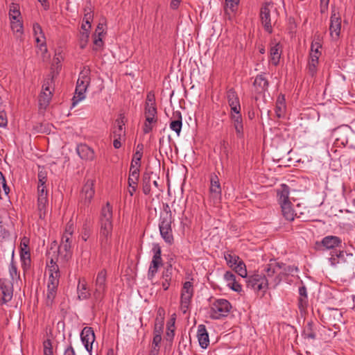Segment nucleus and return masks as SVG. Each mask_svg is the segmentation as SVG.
Segmentation results:
<instances>
[{"label":"nucleus","mask_w":355,"mask_h":355,"mask_svg":"<svg viewBox=\"0 0 355 355\" xmlns=\"http://www.w3.org/2000/svg\"><path fill=\"white\" fill-rule=\"evenodd\" d=\"M112 207L109 202L102 207L100 216L98 241L102 249L107 250L112 240Z\"/></svg>","instance_id":"1"},{"label":"nucleus","mask_w":355,"mask_h":355,"mask_svg":"<svg viewBox=\"0 0 355 355\" xmlns=\"http://www.w3.org/2000/svg\"><path fill=\"white\" fill-rule=\"evenodd\" d=\"M46 273L49 275L46 300L47 304H51L56 295L60 277L59 267L52 259L47 263Z\"/></svg>","instance_id":"2"},{"label":"nucleus","mask_w":355,"mask_h":355,"mask_svg":"<svg viewBox=\"0 0 355 355\" xmlns=\"http://www.w3.org/2000/svg\"><path fill=\"white\" fill-rule=\"evenodd\" d=\"M329 261L331 266L343 270H354L355 268V257L344 251L334 252Z\"/></svg>","instance_id":"3"},{"label":"nucleus","mask_w":355,"mask_h":355,"mask_svg":"<svg viewBox=\"0 0 355 355\" xmlns=\"http://www.w3.org/2000/svg\"><path fill=\"white\" fill-rule=\"evenodd\" d=\"M277 17V10L273 3H266L261 7L260 11L261 24L266 31L268 33H271L272 32V24L276 21Z\"/></svg>","instance_id":"4"},{"label":"nucleus","mask_w":355,"mask_h":355,"mask_svg":"<svg viewBox=\"0 0 355 355\" xmlns=\"http://www.w3.org/2000/svg\"><path fill=\"white\" fill-rule=\"evenodd\" d=\"M89 70H85L80 72L77 80L75 94L72 98L73 107H75L78 103L85 98V93L89 85Z\"/></svg>","instance_id":"5"},{"label":"nucleus","mask_w":355,"mask_h":355,"mask_svg":"<svg viewBox=\"0 0 355 355\" xmlns=\"http://www.w3.org/2000/svg\"><path fill=\"white\" fill-rule=\"evenodd\" d=\"M231 309L232 306L227 300H215L210 304V317L214 320H219L225 318L227 316Z\"/></svg>","instance_id":"6"},{"label":"nucleus","mask_w":355,"mask_h":355,"mask_svg":"<svg viewBox=\"0 0 355 355\" xmlns=\"http://www.w3.org/2000/svg\"><path fill=\"white\" fill-rule=\"evenodd\" d=\"M247 286L254 292L264 294L268 288V279L262 274H254L248 277Z\"/></svg>","instance_id":"7"},{"label":"nucleus","mask_w":355,"mask_h":355,"mask_svg":"<svg viewBox=\"0 0 355 355\" xmlns=\"http://www.w3.org/2000/svg\"><path fill=\"white\" fill-rule=\"evenodd\" d=\"M193 286L192 282H184L180 293V310L186 313L189 310L193 295Z\"/></svg>","instance_id":"8"},{"label":"nucleus","mask_w":355,"mask_h":355,"mask_svg":"<svg viewBox=\"0 0 355 355\" xmlns=\"http://www.w3.org/2000/svg\"><path fill=\"white\" fill-rule=\"evenodd\" d=\"M152 251L153 252V255L148 271V278L150 280L154 278L158 271V269L163 265L162 250L159 245H154Z\"/></svg>","instance_id":"9"},{"label":"nucleus","mask_w":355,"mask_h":355,"mask_svg":"<svg viewBox=\"0 0 355 355\" xmlns=\"http://www.w3.org/2000/svg\"><path fill=\"white\" fill-rule=\"evenodd\" d=\"M144 115L146 121L149 122H157V121L155 97L152 92H148L146 96Z\"/></svg>","instance_id":"10"},{"label":"nucleus","mask_w":355,"mask_h":355,"mask_svg":"<svg viewBox=\"0 0 355 355\" xmlns=\"http://www.w3.org/2000/svg\"><path fill=\"white\" fill-rule=\"evenodd\" d=\"M37 211L39 217L40 218H44L46 216L47 206H48V199H47V189H46V186L42 184H38L37 186Z\"/></svg>","instance_id":"11"},{"label":"nucleus","mask_w":355,"mask_h":355,"mask_svg":"<svg viewBox=\"0 0 355 355\" xmlns=\"http://www.w3.org/2000/svg\"><path fill=\"white\" fill-rule=\"evenodd\" d=\"M107 272L105 270H101L97 274L95 281V291L94 297L96 300L103 298L106 289Z\"/></svg>","instance_id":"12"},{"label":"nucleus","mask_w":355,"mask_h":355,"mask_svg":"<svg viewBox=\"0 0 355 355\" xmlns=\"http://www.w3.org/2000/svg\"><path fill=\"white\" fill-rule=\"evenodd\" d=\"M341 31V17L336 10H333L330 17L329 32L330 36L334 40L340 37Z\"/></svg>","instance_id":"13"},{"label":"nucleus","mask_w":355,"mask_h":355,"mask_svg":"<svg viewBox=\"0 0 355 355\" xmlns=\"http://www.w3.org/2000/svg\"><path fill=\"white\" fill-rule=\"evenodd\" d=\"M80 338L86 350L91 353L92 345L95 340L94 332L91 327H85L81 332Z\"/></svg>","instance_id":"14"},{"label":"nucleus","mask_w":355,"mask_h":355,"mask_svg":"<svg viewBox=\"0 0 355 355\" xmlns=\"http://www.w3.org/2000/svg\"><path fill=\"white\" fill-rule=\"evenodd\" d=\"M268 87V82L264 75L260 74L256 76L253 83V92L256 94L255 99L257 100V94H263Z\"/></svg>","instance_id":"15"},{"label":"nucleus","mask_w":355,"mask_h":355,"mask_svg":"<svg viewBox=\"0 0 355 355\" xmlns=\"http://www.w3.org/2000/svg\"><path fill=\"white\" fill-rule=\"evenodd\" d=\"M94 181L93 180H87L82 189L81 199L84 204H89L94 196Z\"/></svg>","instance_id":"16"},{"label":"nucleus","mask_w":355,"mask_h":355,"mask_svg":"<svg viewBox=\"0 0 355 355\" xmlns=\"http://www.w3.org/2000/svg\"><path fill=\"white\" fill-rule=\"evenodd\" d=\"M209 192L211 197L216 201H218L221 197V187L219 178L216 174H211L210 177Z\"/></svg>","instance_id":"17"},{"label":"nucleus","mask_w":355,"mask_h":355,"mask_svg":"<svg viewBox=\"0 0 355 355\" xmlns=\"http://www.w3.org/2000/svg\"><path fill=\"white\" fill-rule=\"evenodd\" d=\"M230 119L234 126L237 137H243V124L241 112H230Z\"/></svg>","instance_id":"18"},{"label":"nucleus","mask_w":355,"mask_h":355,"mask_svg":"<svg viewBox=\"0 0 355 355\" xmlns=\"http://www.w3.org/2000/svg\"><path fill=\"white\" fill-rule=\"evenodd\" d=\"M226 98L230 107L231 112H241L239 98L236 92L233 89H230L227 92Z\"/></svg>","instance_id":"19"},{"label":"nucleus","mask_w":355,"mask_h":355,"mask_svg":"<svg viewBox=\"0 0 355 355\" xmlns=\"http://www.w3.org/2000/svg\"><path fill=\"white\" fill-rule=\"evenodd\" d=\"M76 152L82 159L86 161H92L95 157L94 150L86 144H78L76 147Z\"/></svg>","instance_id":"20"},{"label":"nucleus","mask_w":355,"mask_h":355,"mask_svg":"<svg viewBox=\"0 0 355 355\" xmlns=\"http://www.w3.org/2000/svg\"><path fill=\"white\" fill-rule=\"evenodd\" d=\"M0 290L2 294V302L6 303L11 300L12 297V286L9 281L4 279L0 280Z\"/></svg>","instance_id":"21"},{"label":"nucleus","mask_w":355,"mask_h":355,"mask_svg":"<svg viewBox=\"0 0 355 355\" xmlns=\"http://www.w3.org/2000/svg\"><path fill=\"white\" fill-rule=\"evenodd\" d=\"M164 211L161 214L159 229L169 228L171 227L172 224V216L169 206L166 204L164 205Z\"/></svg>","instance_id":"22"},{"label":"nucleus","mask_w":355,"mask_h":355,"mask_svg":"<svg viewBox=\"0 0 355 355\" xmlns=\"http://www.w3.org/2000/svg\"><path fill=\"white\" fill-rule=\"evenodd\" d=\"M71 257V244L60 243L58 247V259L63 262H67Z\"/></svg>","instance_id":"23"},{"label":"nucleus","mask_w":355,"mask_h":355,"mask_svg":"<svg viewBox=\"0 0 355 355\" xmlns=\"http://www.w3.org/2000/svg\"><path fill=\"white\" fill-rule=\"evenodd\" d=\"M197 337L200 346L202 349H207L209 345V338L205 325L200 324L198 327Z\"/></svg>","instance_id":"24"},{"label":"nucleus","mask_w":355,"mask_h":355,"mask_svg":"<svg viewBox=\"0 0 355 355\" xmlns=\"http://www.w3.org/2000/svg\"><path fill=\"white\" fill-rule=\"evenodd\" d=\"M182 114L179 111L174 112L171 121L170 123V128L173 130L178 136L180 135L182 126Z\"/></svg>","instance_id":"25"},{"label":"nucleus","mask_w":355,"mask_h":355,"mask_svg":"<svg viewBox=\"0 0 355 355\" xmlns=\"http://www.w3.org/2000/svg\"><path fill=\"white\" fill-rule=\"evenodd\" d=\"M282 266L280 264L275 261H270V262L267 264L264 268V271L266 273V277L268 278L272 277L276 275L277 277L281 272Z\"/></svg>","instance_id":"26"},{"label":"nucleus","mask_w":355,"mask_h":355,"mask_svg":"<svg viewBox=\"0 0 355 355\" xmlns=\"http://www.w3.org/2000/svg\"><path fill=\"white\" fill-rule=\"evenodd\" d=\"M289 193L290 189L288 186L285 184H281L280 188L277 190V199L279 205L291 202Z\"/></svg>","instance_id":"27"},{"label":"nucleus","mask_w":355,"mask_h":355,"mask_svg":"<svg viewBox=\"0 0 355 355\" xmlns=\"http://www.w3.org/2000/svg\"><path fill=\"white\" fill-rule=\"evenodd\" d=\"M341 244V239L336 236H327L322 239L321 245L326 249H333Z\"/></svg>","instance_id":"28"},{"label":"nucleus","mask_w":355,"mask_h":355,"mask_svg":"<svg viewBox=\"0 0 355 355\" xmlns=\"http://www.w3.org/2000/svg\"><path fill=\"white\" fill-rule=\"evenodd\" d=\"M173 268L170 265L167 266L162 272L161 277V285L164 291L168 289L172 279Z\"/></svg>","instance_id":"29"},{"label":"nucleus","mask_w":355,"mask_h":355,"mask_svg":"<svg viewBox=\"0 0 355 355\" xmlns=\"http://www.w3.org/2000/svg\"><path fill=\"white\" fill-rule=\"evenodd\" d=\"M283 216L287 220L292 221L294 220L296 214L293 208L292 203L287 202L280 205Z\"/></svg>","instance_id":"30"},{"label":"nucleus","mask_w":355,"mask_h":355,"mask_svg":"<svg viewBox=\"0 0 355 355\" xmlns=\"http://www.w3.org/2000/svg\"><path fill=\"white\" fill-rule=\"evenodd\" d=\"M349 134V131L347 127L338 128L334 132L336 140L340 141L343 145H346L348 143Z\"/></svg>","instance_id":"31"},{"label":"nucleus","mask_w":355,"mask_h":355,"mask_svg":"<svg viewBox=\"0 0 355 355\" xmlns=\"http://www.w3.org/2000/svg\"><path fill=\"white\" fill-rule=\"evenodd\" d=\"M281 58V50L279 43H275L271 46L270 49V61L274 65H277Z\"/></svg>","instance_id":"32"},{"label":"nucleus","mask_w":355,"mask_h":355,"mask_svg":"<svg viewBox=\"0 0 355 355\" xmlns=\"http://www.w3.org/2000/svg\"><path fill=\"white\" fill-rule=\"evenodd\" d=\"M286 103L283 95H279L276 101L275 114L278 118L284 117L286 112Z\"/></svg>","instance_id":"33"},{"label":"nucleus","mask_w":355,"mask_h":355,"mask_svg":"<svg viewBox=\"0 0 355 355\" xmlns=\"http://www.w3.org/2000/svg\"><path fill=\"white\" fill-rule=\"evenodd\" d=\"M77 292L80 300H85L90 295L89 291L85 280H79L77 286Z\"/></svg>","instance_id":"34"},{"label":"nucleus","mask_w":355,"mask_h":355,"mask_svg":"<svg viewBox=\"0 0 355 355\" xmlns=\"http://www.w3.org/2000/svg\"><path fill=\"white\" fill-rule=\"evenodd\" d=\"M316 327L313 324V322H309L307 323L306 326L304 327L303 331V336L305 339H311L314 340L317 337L316 334Z\"/></svg>","instance_id":"35"},{"label":"nucleus","mask_w":355,"mask_h":355,"mask_svg":"<svg viewBox=\"0 0 355 355\" xmlns=\"http://www.w3.org/2000/svg\"><path fill=\"white\" fill-rule=\"evenodd\" d=\"M116 127L113 130L114 138H123L125 135V130L124 128L125 122L123 118L118 119L116 121Z\"/></svg>","instance_id":"36"},{"label":"nucleus","mask_w":355,"mask_h":355,"mask_svg":"<svg viewBox=\"0 0 355 355\" xmlns=\"http://www.w3.org/2000/svg\"><path fill=\"white\" fill-rule=\"evenodd\" d=\"M52 98V92L42 91L39 96V104L42 108H46Z\"/></svg>","instance_id":"37"},{"label":"nucleus","mask_w":355,"mask_h":355,"mask_svg":"<svg viewBox=\"0 0 355 355\" xmlns=\"http://www.w3.org/2000/svg\"><path fill=\"white\" fill-rule=\"evenodd\" d=\"M159 232L162 239L166 243L171 245L173 243L174 239L172 227L159 229Z\"/></svg>","instance_id":"38"},{"label":"nucleus","mask_w":355,"mask_h":355,"mask_svg":"<svg viewBox=\"0 0 355 355\" xmlns=\"http://www.w3.org/2000/svg\"><path fill=\"white\" fill-rule=\"evenodd\" d=\"M10 19H21V12L19 11V6L17 3H11L9 8Z\"/></svg>","instance_id":"39"},{"label":"nucleus","mask_w":355,"mask_h":355,"mask_svg":"<svg viewBox=\"0 0 355 355\" xmlns=\"http://www.w3.org/2000/svg\"><path fill=\"white\" fill-rule=\"evenodd\" d=\"M10 26L12 31L19 35H21L24 33L23 29V24L21 21V19H12L10 20Z\"/></svg>","instance_id":"40"},{"label":"nucleus","mask_w":355,"mask_h":355,"mask_svg":"<svg viewBox=\"0 0 355 355\" xmlns=\"http://www.w3.org/2000/svg\"><path fill=\"white\" fill-rule=\"evenodd\" d=\"M142 190L145 195L150 193V176L148 173H144L143 175Z\"/></svg>","instance_id":"41"},{"label":"nucleus","mask_w":355,"mask_h":355,"mask_svg":"<svg viewBox=\"0 0 355 355\" xmlns=\"http://www.w3.org/2000/svg\"><path fill=\"white\" fill-rule=\"evenodd\" d=\"M234 270L241 277H247V269L244 262L241 260L237 264L233 267Z\"/></svg>","instance_id":"42"},{"label":"nucleus","mask_w":355,"mask_h":355,"mask_svg":"<svg viewBox=\"0 0 355 355\" xmlns=\"http://www.w3.org/2000/svg\"><path fill=\"white\" fill-rule=\"evenodd\" d=\"M140 170L130 169L128 177V185L138 184Z\"/></svg>","instance_id":"43"},{"label":"nucleus","mask_w":355,"mask_h":355,"mask_svg":"<svg viewBox=\"0 0 355 355\" xmlns=\"http://www.w3.org/2000/svg\"><path fill=\"white\" fill-rule=\"evenodd\" d=\"M225 259L227 261V263L231 267L233 268L236 264H237L241 259L239 256L232 254H225Z\"/></svg>","instance_id":"44"},{"label":"nucleus","mask_w":355,"mask_h":355,"mask_svg":"<svg viewBox=\"0 0 355 355\" xmlns=\"http://www.w3.org/2000/svg\"><path fill=\"white\" fill-rule=\"evenodd\" d=\"M21 266L24 269L30 266V263H31L30 254L28 251H24V248H21Z\"/></svg>","instance_id":"45"},{"label":"nucleus","mask_w":355,"mask_h":355,"mask_svg":"<svg viewBox=\"0 0 355 355\" xmlns=\"http://www.w3.org/2000/svg\"><path fill=\"white\" fill-rule=\"evenodd\" d=\"M93 13L90 8H86L85 9V15L83 17V21L85 22L87 25H88V28H91V22L93 20Z\"/></svg>","instance_id":"46"},{"label":"nucleus","mask_w":355,"mask_h":355,"mask_svg":"<svg viewBox=\"0 0 355 355\" xmlns=\"http://www.w3.org/2000/svg\"><path fill=\"white\" fill-rule=\"evenodd\" d=\"M10 236V230L3 224L0 225V241H7Z\"/></svg>","instance_id":"47"},{"label":"nucleus","mask_w":355,"mask_h":355,"mask_svg":"<svg viewBox=\"0 0 355 355\" xmlns=\"http://www.w3.org/2000/svg\"><path fill=\"white\" fill-rule=\"evenodd\" d=\"M225 10L226 12L228 10L231 11H234L235 8L239 3L240 0H225Z\"/></svg>","instance_id":"48"},{"label":"nucleus","mask_w":355,"mask_h":355,"mask_svg":"<svg viewBox=\"0 0 355 355\" xmlns=\"http://www.w3.org/2000/svg\"><path fill=\"white\" fill-rule=\"evenodd\" d=\"M142 156H143V145L138 144L137 146L136 151H135V154L133 155L132 159L141 162Z\"/></svg>","instance_id":"49"},{"label":"nucleus","mask_w":355,"mask_h":355,"mask_svg":"<svg viewBox=\"0 0 355 355\" xmlns=\"http://www.w3.org/2000/svg\"><path fill=\"white\" fill-rule=\"evenodd\" d=\"M9 273L12 280L19 277L17 268L14 262L12 261L9 266Z\"/></svg>","instance_id":"50"},{"label":"nucleus","mask_w":355,"mask_h":355,"mask_svg":"<svg viewBox=\"0 0 355 355\" xmlns=\"http://www.w3.org/2000/svg\"><path fill=\"white\" fill-rule=\"evenodd\" d=\"M33 35L34 37H40L44 35V33L43 32V30L41 27V26L35 23L33 26Z\"/></svg>","instance_id":"51"},{"label":"nucleus","mask_w":355,"mask_h":355,"mask_svg":"<svg viewBox=\"0 0 355 355\" xmlns=\"http://www.w3.org/2000/svg\"><path fill=\"white\" fill-rule=\"evenodd\" d=\"M322 48V44L319 38L312 42L311 46V53H321L319 50Z\"/></svg>","instance_id":"52"},{"label":"nucleus","mask_w":355,"mask_h":355,"mask_svg":"<svg viewBox=\"0 0 355 355\" xmlns=\"http://www.w3.org/2000/svg\"><path fill=\"white\" fill-rule=\"evenodd\" d=\"M308 305L307 296H300L298 299V307L301 311H304Z\"/></svg>","instance_id":"53"},{"label":"nucleus","mask_w":355,"mask_h":355,"mask_svg":"<svg viewBox=\"0 0 355 355\" xmlns=\"http://www.w3.org/2000/svg\"><path fill=\"white\" fill-rule=\"evenodd\" d=\"M37 53H40L43 60H46L49 58V55H48V49L46 44L40 45V46L37 47Z\"/></svg>","instance_id":"54"},{"label":"nucleus","mask_w":355,"mask_h":355,"mask_svg":"<svg viewBox=\"0 0 355 355\" xmlns=\"http://www.w3.org/2000/svg\"><path fill=\"white\" fill-rule=\"evenodd\" d=\"M53 79L52 78H47L44 81V83L42 85V91H46V92H52L53 85H52Z\"/></svg>","instance_id":"55"},{"label":"nucleus","mask_w":355,"mask_h":355,"mask_svg":"<svg viewBox=\"0 0 355 355\" xmlns=\"http://www.w3.org/2000/svg\"><path fill=\"white\" fill-rule=\"evenodd\" d=\"M73 231H74V223L72 220H69L66 225L65 230H64L63 234L73 236Z\"/></svg>","instance_id":"56"},{"label":"nucleus","mask_w":355,"mask_h":355,"mask_svg":"<svg viewBox=\"0 0 355 355\" xmlns=\"http://www.w3.org/2000/svg\"><path fill=\"white\" fill-rule=\"evenodd\" d=\"M227 286L230 288H231L232 291L238 292V293H239V292H241L242 291V287H241V284H239L236 281V279L234 281H232L230 283H229Z\"/></svg>","instance_id":"57"},{"label":"nucleus","mask_w":355,"mask_h":355,"mask_svg":"<svg viewBox=\"0 0 355 355\" xmlns=\"http://www.w3.org/2000/svg\"><path fill=\"white\" fill-rule=\"evenodd\" d=\"M174 323H175V322H174V320H173L171 324L168 323L167 324L166 335L168 338H173L174 336V329H175Z\"/></svg>","instance_id":"58"},{"label":"nucleus","mask_w":355,"mask_h":355,"mask_svg":"<svg viewBox=\"0 0 355 355\" xmlns=\"http://www.w3.org/2000/svg\"><path fill=\"white\" fill-rule=\"evenodd\" d=\"M44 355H53L51 344L49 341L44 343Z\"/></svg>","instance_id":"59"},{"label":"nucleus","mask_w":355,"mask_h":355,"mask_svg":"<svg viewBox=\"0 0 355 355\" xmlns=\"http://www.w3.org/2000/svg\"><path fill=\"white\" fill-rule=\"evenodd\" d=\"M318 64V63H316L315 62H313L309 61L308 69L311 76H314V74L316 73Z\"/></svg>","instance_id":"60"},{"label":"nucleus","mask_w":355,"mask_h":355,"mask_svg":"<svg viewBox=\"0 0 355 355\" xmlns=\"http://www.w3.org/2000/svg\"><path fill=\"white\" fill-rule=\"evenodd\" d=\"M89 32H83L80 36V46L84 48L87 42Z\"/></svg>","instance_id":"61"},{"label":"nucleus","mask_w":355,"mask_h":355,"mask_svg":"<svg viewBox=\"0 0 355 355\" xmlns=\"http://www.w3.org/2000/svg\"><path fill=\"white\" fill-rule=\"evenodd\" d=\"M224 279L227 285L229 283L234 281L236 279V277L232 272L227 271L224 275Z\"/></svg>","instance_id":"62"},{"label":"nucleus","mask_w":355,"mask_h":355,"mask_svg":"<svg viewBox=\"0 0 355 355\" xmlns=\"http://www.w3.org/2000/svg\"><path fill=\"white\" fill-rule=\"evenodd\" d=\"M156 122H149L146 120L144 125V133H148L150 132L153 129V124L155 123Z\"/></svg>","instance_id":"63"},{"label":"nucleus","mask_w":355,"mask_h":355,"mask_svg":"<svg viewBox=\"0 0 355 355\" xmlns=\"http://www.w3.org/2000/svg\"><path fill=\"white\" fill-rule=\"evenodd\" d=\"M38 184H42L43 185H45V183L46 182V175L45 172L40 171L38 173Z\"/></svg>","instance_id":"64"}]
</instances>
